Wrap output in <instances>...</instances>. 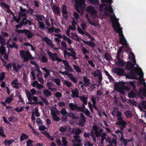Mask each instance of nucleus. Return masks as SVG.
Masks as SVG:
<instances>
[{
    "instance_id": "f704fd0d",
    "label": "nucleus",
    "mask_w": 146,
    "mask_h": 146,
    "mask_svg": "<svg viewBox=\"0 0 146 146\" xmlns=\"http://www.w3.org/2000/svg\"><path fill=\"white\" fill-rule=\"evenodd\" d=\"M124 114L127 118H129L132 116V113L131 112L129 111H126L124 113Z\"/></svg>"
},
{
    "instance_id": "603ef678",
    "label": "nucleus",
    "mask_w": 146,
    "mask_h": 146,
    "mask_svg": "<svg viewBox=\"0 0 146 146\" xmlns=\"http://www.w3.org/2000/svg\"><path fill=\"white\" fill-rule=\"evenodd\" d=\"M22 86L21 84L20 83H18L16 84L13 85V87L17 89H18L19 88H21Z\"/></svg>"
},
{
    "instance_id": "f3484780",
    "label": "nucleus",
    "mask_w": 146,
    "mask_h": 146,
    "mask_svg": "<svg viewBox=\"0 0 146 146\" xmlns=\"http://www.w3.org/2000/svg\"><path fill=\"white\" fill-rule=\"evenodd\" d=\"M72 98L79 97L78 95L79 94V92L77 88H76L74 91H72Z\"/></svg>"
},
{
    "instance_id": "a19ab883",
    "label": "nucleus",
    "mask_w": 146,
    "mask_h": 146,
    "mask_svg": "<svg viewBox=\"0 0 146 146\" xmlns=\"http://www.w3.org/2000/svg\"><path fill=\"white\" fill-rule=\"evenodd\" d=\"M0 136H1L3 138L6 137V135L4 133L3 129L2 127H0Z\"/></svg>"
},
{
    "instance_id": "6e6d98bb",
    "label": "nucleus",
    "mask_w": 146,
    "mask_h": 146,
    "mask_svg": "<svg viewBox=\"0 0 146 146\" xmlns=\"http://www.w3.org/2000/svg\"><path fill=\"white\" fill-rule=\"evenodd\" d=\"M0 76V82H2L5 78V73L4 72H2Z\"/></svg>"
},
{
    "instance_id": "2eb2a0df",
    "label": "nucleus",
    "mask_w": 146,
    "mask_h": 146,
    "mask_svg": "<svg viewBox=\"0 0 146 146\" xmlns=\"http://www.w3.org/2000/svg\"><path fill=\"white\" fill-rule=\"evenodd\" d=\"M52 8L54 13L57 15L60 14V12L58 7L56 5H54L53 6Z\"/></svg>"
},
{
    "instance_id": "69168bd1",
    "label": "nucleus",
    "mask_w": 146,
    "mask_h": 146,
    "mask_svg": "<svg viewBox=\"0 0 146 146\" xmlns=\"http://www.w3.org/2000/svg\"><path fill=\"white\" fill-rule=\"evenodd\" d=\"M1 35H2L1 36H2V37H6L8 35V34L6 32H3V31H1Z\"/></svg>"
},
{
    "instance_id": "7c9ffc66",
    "label": "nucleus",
    "mask_w": 146,
    "mask_h": 146,
    "mask_svg": "<svg viewBox=\"0 0 146 146\" xmlns=\"http://www.w3.org/2000/svg\"><path fill=\"white\" fill-rule=\"evenodd\" d=\"M52 82H54L58 86L60 85V80L59 79L56 78L54 79V78H52Z\"/></svg>"
},
{
    "instance_id": "bf43d9fd",
    "label": "nucleus",
    "mask_w": 146,
    "mask_h": 146,
    "mask_svg": "<svg viewBox=\"0 0 146 146\" xmlns=\"http://www.w3.org/2000/svg\"><path fill=\"white\" fill-rule=\"evenodd\" d=\"M82 51L84 54H88L89 53V51L86 48L83 47L82 48Z\"/></svg>"
},
{
    "instance_id": "052dcab7",
    "label": "nucleus",
    "mask_w": 146,
    "mask_h": 146,
    "mask_svg": "<svg viewBox=\"0 0 146 146\" xmlns=\"http://www.w3.org/2000/svg\"><path fill=\"white\" fill-rule=\"evenodd\" d=\"M105 72L107 76H108L109 79L110 80L113 79L112 77L110 74L109 73L106 71H105Z\"/></svg>"
},
{
    "instance_id": "864d4df0",
    "label": "nucleus",
    "mask_w": 146,
    "mask_h": 146,
    "mask_svg": "<svg viewBox=\"0 0 146 146\" xmlns=\"http://www.w3.org/2000/svg\"><path fill=\"white\" fill-rule=\"evenodd\" d=\"M64 83L67 87L69 88L71 87L72 86V83L68 81H65Z\"/></svg>"
},
{
    "instance_id": "ea45409f",
    "label": "nucleus",
    "mask_w": 146,
    "mask_h": 146,
    "mask_svg": "<svg viewBox=\"0 0 146 146\" xmlns=\"http://www.w3.org/2000/svg\"><path fill=\"white\" fill-rule=\"evenodd\" d=\"M5 51V48L4 46H1L0 47V53L1 55L4 54Z\"/></svg>"
},
{
    "instance_id": "4be33fe9",
    "label": "nucleus",
    "mask_w": 146,
    "mask_h": 146,
    "mask_svg": "<svg viewBox=\"0 0 146 146\" xmlns=\"http://www.w3.org/2000/svg\"><path fill=\"white\" fill-rule=\"evenodd\" d=\"M82 132V130L78 128L76 129L75 131L74 129L72 131V133H74L75 135H80V134Z\"/></svg>"
},
{
    "instance_id": "58836bf2",
    "label": "nucleus",
    "mask_w": 146,
    "mask_h": 146,
    "mask_svg": "<svg viewBox=\"0 0 146 146\" xmlns=\"http://www.w3.org/2000/svg\"><path fill=\"white\" fill-rule=\"evenodd\" d=\"M73 137L75 141L79 143H80L81 141L80 140V135H75Z\"/></svg>"
},
{
    "instance_id": "bb28decb",
    "label": "nucleus",
    "mask_w": 146,
    "mask_h": 146,
    "mask_svg": "<svg viewBox=\"0 0 146 146\" xmlns=\"http://www.w3.org/2000/svg\"><path fill=\"white\" fill-rule=\"evenodd\" d=\"M79 98L83 102V104L86 105L87 104V98L84 97V96H80Z\"/></svg>"
},
{
    "instance_id": "b1692460",
    "label": "nucleus",
    "mask_w": 146,
    "mask_h": 146,
    "mask_svg": "<svg viewBox=\"0 0 146 146\" xmlns=\"http://www.w3.org/2000/svg\"><path fill=\"white\" fill-rule=\"evenodd\" d=\"M29 138L28 136L26 134L24 133H22L20 138V139L21 141H23L25 139H27Z\"/></svg>"
},
{
    "instance_id": "5fc2aeb1",
    "label": "nucleus",
    "mask_w": 146,
    "mask_h": 146,
    "mask_svg": "<svg viewBox=\"0 0 146 146\" xmlns=\"http://www.w3.org/2000/svg\"><path fill=\"white\" fill-rule=\"evenodd\" d=\"M32 99L35 102H31L29 104H31L33 105L34 104H36V103L37 102V97L35 96H33L32 97Z\"/></svg>"
},
{
    "instance_id": "6e6552de",
    "label": "nucleus",
    "mask_w": 146,
    "mask_h": 146,
    "mask_svg": "<svg viewBox=\"0 0 146 146\" xmlns=\"http://www.w3.org/2000/svg\"><path fill=\"white\" fill-rule=\"evenodd\" d=\"M69 106L70 109L72 110H76L77 111L81 110V107H79L76 104H74L73 103H70L69 105Z\"/></svg>"
},
{
    "instance_id": "c9c22d12",
    "label": "nucleus",
    "mask_w": 146,
    "mask_h": 146,
    "mask_svg": "<svg viewBox=\"0 0 146 146\" xmlns=\"http://www.w3.org/2000/svg\"><path fill=\"white\" fill-rule=\"evenodd\" d=\"M97 72L98 73H99V75H98V77L99 78V83H101L102 82V73L101 72V70H99V69H97Z\"/></svg>"
},
{
    "instance_id": "7ed1b4c3",
    "label": "nucleus",
    "mask_w": 146,
    "mask_h": 146,
    "mask_svg": "<svg viewBox=\"0 0 146 146\" xmlns=\"http://www.w3.org/2000/svg\"><path fill=\"white\" fill-rule=\"evenodd\" d=\"M75 7L77 11L80 12V10H84L86 5L84 0H76Z\"/></svg>"
},
{
    "instance_id": "473e14b6",
    "label": "nucleus",
    "mask_w": 146,
    "mask_h": 146,
    "mask_svg": "<svg viewBox=\"0 0 146 146\" xmlns=\"http://www.w3.org/2000/svg\"><path fill=\"white\" fill-rule=\"evenodd\" d=\"M6 43L5 40L2 37L1 35H0V43L1 46H4Z\"/></svg>"
},
{
    "instance_id": "8fccbe9b",
    "label": "nucleus",
    "mask_w": 146,
    "mask_h": 146,
    "mask_svg": "<svg viewBox=\"0 0 146 146\" xmlns=\"http://www.w3.org/2000/svg\"><path fill=\"white\" fill-rule=\"evenodd\" d=\"M60 113L63 115H66L68 113L65 108H62L60 111Z\"/></svg>"
},
{
    "instance_id": "09e8293b",
    "label": "nucleus",
    "mask_w": 146,
    "mask_h": 146,
    "mask_svg": "<svg viewBox=\"0 0 146 146\" xmlns=\"http://www.w3.org/2000/svg\"><path fill=\"white\" fill-rule=\"evenodd\" d=\"M34 111V114L36 117H38L40 116V114L38 112V110L37 107H36L35 108Z\"/></svg>"
},
{
    "instance_id": "e433bc0d",
    "label": "nucleus",
    "mask_w": 146,
    "mask_h": 146,
    "mask_svg": "<svg viewBox=\"0 0 146 146\" xmlns=\"http://www.w3.org/2000/svg\"><path fill=\"white\" fill-rule=\"evenodd\" d=\"M62 146H67V142L66 140V138L64 137H62Z\"/></svg>"
},
{
    "instance_id": "4c0bfd02",
    "label": "nucleus",
    "mask_w": 146,
    "mask_h": 146,
    "mask_svg": "<svg viewBox=\"0 0 146 146\" xmlns=\"http://www.w3.org/2000/svg\"><path fill=\"white\" fill-rule=\"evenodd\" d=\"M9 48H14L16 49H18V46L16 44V43L14 42H12V44H10V45H9Z\"/></svg>"
},
{
    "instance_id": "de8ad7c7",
    "label": "nucleus",
    "mask_w": 146,
    "mask_h": 146,
    "mask_svg": "<svg viewBox=\"0 0 146 146\" xmlns=\"http://www.w3.org/2000/svg\"><path fill=\"white\" fill-rule=\"evenodd\" d=\"M0 6L2 7H4L6 8H9V7H10L9 6L6 4L5 2L0 3Z\"/></svg>"
},
{
    "instance_id": "f257e3e1",
    "label": "nucleus",
    "mask_w": 146,
    "mask_h": 146,
    "mask_svg": "<svg viewBox=\"0 0 146 146\" xmlns=\"http://www.w3.org/2000/svg\"><path fill=\"white\" fill-rule=\"evenodd\" d=\"M112 23L113 29L117 33H119V36L121 37L119 38V42L123 45H127V41L123 34L122 29L120 27V25L119 22H117L115 23L113 21Z\"/></svg>"
},
{
    "instance_id": "c756f323",
    "label": "nucleus",
    "mask_w": 146,
    "mask_h": 146,
    "mask_svg": "<svg viewBox=\"0 0 146 146\" xmlns=\"http://www.w3.org/2000/svg\"><path fill=\"white\" fill-rule=\"evenodd\" d=\"M35 16L36 17L35 19L38 21V23H39V22H40V21H41L42 20V17H43V15H35Z\"/></svg>"
},
{
    "instance_id": "423d86ee",
    "label": "nucleus",
    "mask_w": 146,
    "mask_h": 146,
    "mask_svg": "<svg viewBox=\"0 0 146 146\" xmlns=\"http://www.w3.org/2000/svg\"><path fill=\"white\" fill-rule=\"evenodd\" d=\"M47 52L50 58L52 61H55L56 60L58 62H61V58L58 57L57 54L56 53H52L49 51H47Z\"/></svg>"
},
{
    "instance_id": "79ce46f5",
    "label": "nucleus",
    "mask_w": 146,
    "mask_h": 146,
    "mask_svg": "<svg viewBox=\"0 0 146 146\" xmlns=\"http://www.w3.org/2000/svg\"><path fill=\"white\" fill-rule=\"evenodd\" d=\"M102 132V130L101 129L99 131H95V134L97 137H98L99 136H101V133Z\"/></svg>"
},
{
    "instance_id": "a211bd4d",
    "label": "nucleus",
    "mask_w": 146,
    "mask_h": 146,
    "mask_svg": "<svg viewBox=\"0 0 146 146\" xmlns=\"http://www.w3.org/2000/svg\"><path fill=\"white\" fill-rule=\"evenodd\" d=\"M14 141V140L13 139H11L9 140L7 139H5L3 143L4 145L5 146H10V145L12 144Z\"/></svg>"
},
{
    "instance_id": "c85d7f7f",
    "label": "nucleus",
    "mask_w": 146,
    "mask_h": 146,
    "mask_svg": "<svg viewBox=\"0 0 146 146\" xmlns=\"http://www.w3.org/2000/svg\"><path fill=\"white\" fill-rule=\"evenodd\" d=\"M43 93L45 96L48 97L52 94L51 92L47 89L44 90Z\"/></svg>"
},
{
    "instance_id": "0eeeda50",
    "label": "nucleus",
    "mask_w": 146,
    "mask_h": 146,
    "mask_svg": "<svg viewBox=\"0 0 146 146\" xmlns=\"http://www.w3.org/2000/svg\"><path fill=\"white\" fill-rule=\"evenodd\" d=\"M116 124L119 126L121 130H123L125 128L126 125H127V123L125 120L122 121H118L116 123Z\"/></svg>"
},
{
    "instance_id": "dca6fc26",
    "label": "nucleus",
    "mask_w": 146,
    "mask_h": 146,
    "mask_svg": "<svg viewBox=\"0 0 146 146\" xmlns=\"http://www.w3.org/2000/svg\"><path fill=\"white\" fill-rule=\"evenodd\" d=\"M82 40L84 44L88 45L92 48H93L96 46L95 43L91 41H85L83 40Z\"/></svg>"
},
{
    "instance_id": "4468645a",
    "label": "nucleus",
    "mask_w": 146,
    "mask_h": 146,
    "mask_svg": "<svg viewBox=\"0 0 146 146\" xmlns=\"http://www.w3.org/2000/svg\"><path fill=\"white\" fill-rule=\"evenodd\" d=\"M137 95V93L135 90H132L128 94V97L129 98H133L136 97Z\"/></svg>"
},
{
    "instance_id": "9d476101",
    "label": "nucleus",
    "mask_w": 146,
    "mask_h": 146,
    "mask_svg": "<svg viewBox=\"0 0 146 146\" xmlns=\"http://www.w3.org/2000/svg\"><path fill=\"white\" fill-rule=\"evenodd\" d=\"M21 23L23 26H25L28 24L29 26L32 25L31 20L27 19L26 17L23 18L21 20Z\"/></svg>"
},
{
    "instance_id": "0e129e2a",
    "label": "nucleus",
    "mask_w": 146,
    "mask_h": 146,
    "mask_svg": "<svg viewBox=\"0 0 146 146\" xmlns=\"http://www.w3.org/2000/svg\"><path fill=\"white\" fill-rule=\"evenodd\" d=\"M67 128L65 127H61L59 129V131L62 132H64L66 131Z\"/></svg>"
},
{
    "instance_id": "9b49d317",
    "label": "nucleus",
    "mask_w": 146,
    "mask_h": 146,
    "mask_svg": "<svg viewBox=\"0 0 146 146\" xmlns=\"http://www.w3.org/2000/svg\"><path fill=\"white\" fill-rule=\"evenodd\" d=\"M62 12V13L63 16L65 19H66L68 17V15H67V8L66 6L65 5H63Z\"/></svg>"
},
{
    "instance_id": "3c124183",
    "label": "nucleus",
    "mask_w": 146,
    "mask_h": 146,
    "mask_svg": "<svg viewBox=\"0 0 146 146\" xmlns=\"http://www.w3.org/2000/svg\"><path fill=\"white\" fill-rule=\"evenodd\" d=\"M38 23L39 24V27L40 28L43 30L46 27L45 26L44 24L43 23L41 22H39Z\"/></svg>"
},
{
    "instance_id": "49530a36",
    "label": "nucleus",
    "mask_w": 146,
    "mask_h": 146,
    "mask_svg": "<svg viewBox=\"0 0 146 146\" xmlns=\"http://www.w3.org/2000/svg\"><path fill=\"white\" fill-rule=\"evenodd\" d=\"M119 88V84L116 82L114 84V89L116 91H118Z\"/></svg>"
},
{
    "instance_id": "37998d69",
    "label": "nucleus",
    "mask_w": 146,
    "mask_h": 146,
    "mask_svg": "<svg viewBox=\"0 0 146 146\" xmlns=\"http://www.w3.org/2000/svg\"><path fill=\"white\" fill-rule=\"evenodd\" d=\"M86 120H85V121H83L82 119L80 120L79 122L78 123V125L79 126L83 127L84 126V124L86 122Z\"/></svg>"
},
{
    "instance_id": "e2e57ef3",
    "label": "nucleus",
    "mask_w": 146,
    "mask_h": 146,
    "mask_svg": "<svg viewBox=\"0 0 146 146\" xmlns=\"http://www.w3.org/2000/svg\"><path fill=\"white\" fill-rule=\"evenodd\" d=\"M70 80L74 84L76 83L77 82V79L74 76L73 77H71L70 78Z\"/></svg>"
},
{
    "instance_id": "4d7b16f0",
    "label": "nucleus",
    "mask_w": 146,
    "mask_h": 146,
    "mask_svg": "<svg viewBox=\"0 0 146 146\" xmlns=\"http://www.w3.org/2000/svg\"><path fill=\"white\" fill-rule=\"evenodd\" d=\"M140 104L144 109H146V101H143L140 102Z\"/></svg>"
},
{
    "instance_id": "20e7f679",
    "label": "nucleus",
    "mask_w": 146,
    "mask_h": 146,
    "mask_svg": "<svg viewBox=\"0 0 146 146\" xmlns=\"http://www.w3.org/2000/svg\"><path fill=\"white\" fill-rule=\"evenodd\" d=\"M20 56L22 57L25 62H27L29 59L33 60V57L28 51L21 50L20 51Z\"/></svg>"
},
{
    "instance_id": "cd10ccee",
    "label": "nucleus",
    "mask_w": 146,
    "mask_h": 146,
    "mask_svg": "<svg viewBox=\"0 0 146 146\" xmlns=\"http://www.w3.org/2000/svg\"><path fill=\"white\" fill-rule=\"evenodd\" d=\"M16 31L19 34L23 33H24L25 34H27L28 33H29L30 31L29 30L25 29L23 30H17Z\"/></svg>"
},
{
    "instance_id": "5701e85b",
    "label": "nucleus",
    "mask_w": 146,
    "mask_h": 146,
    "mask_svg": "<svg viewBox=\"0 0 146 146\" xmlns=\"http://www.w3.org/2000/svg\"><path fill=\"white\" fill-rule=\"evenodd\" d=\"M42 39L44 41L49 45L52 43V42L50 39L48 38L47 37H44L42 38Z\"/></svg>"
},
{
    "instance_id": "393cba45",
    "label": "nucleus",
    "mask_w": 146,
    "mask_h": 146,
    "mask_svg": "<svg viewBox=\"0 0 146 146\" xmlns=\"http://www.w3.org/2000/svg\"><path fill=\"white\" fill-rule=\"evenodd\" d=\"M83 78L84 83L86 85L85 86H89V84H90V82H89V79H88L86 76H84Z\"/></svg>"
},
{
    "instance_id": "338daca9",
    "label": "nucleus",
    "mask_w": 146,
    "mask_h": 146,
    "mask_svg": "<svg viewBox=\"0 0 146 146\" xmlns=\"http://www.w3.org/2000/svg\"><path fill=\"white\" fill-rule=\"evenodd\" d=\"M15 109L18 112H21L23 110V108L21 106L20 107V109H19L18 107H16Z\"/></svg>"
},
{
    "instance_id": "c03bdc74",
    "label": "nucleus",
    "mask_w": 146,
    "mask_h": 146,
    "mask_svg": "<svg viewBox=\"0 0 146 146\" xmlns=\"http://www.w3.org/2000/svg\"><path fill=\"white\" fill-rule=\"evenodd\" d=\"M64 68L66 70V71L68 72H72L73 71L72 67L69 65L65 67Z\"/></svg>"
},
{
    "instance_id": "680f3d73",
    "label": "nucleus",
    "mask_w": 146,
    "mask_h": 146,
    "mask_svg": "<svg viewBox=\"0 0 146 146\" xmlns=\"http://www.w3.org/2000/svg\"><path fill=\"white\" fill-rule=\"evenodd\" d=\"M41 59L42 60V62L43 63H46L48 62V58L45 56H42Z\"/></svg>"
},
{
    "instance_id": "6ab92c4d",
    "label": "nucleus",
    "mask_w": 146,
    "mask_h": 146,
    "mask_svg": "<svg viewBox=\"0 0 146 146\" xmlns=\"http://www.w3.org/2000/svg\"><path fill=\"white\" fill-rule=\"evenodd\" d=\"M66 54L68 57L70 56H72L74 60H75L77 59V57L76 56V53L75 52H72L70 53L68 52L67 51Z\"/></svg>"
},
{
    "instance_id": "774afa93",
    "label": "nucleus",
    "mask_w": 146,
    "mask_h": 146,
    "mask_svg": "<svg viewBox=\"0 0 146 146\" xmlns=\"http://www.w3.org/2000/svg\"><path fill=\"white\" fill-rule=\"evenodd\" d=\"M33 141L30 139H29L27 142V146H30L31 145V144L33 143Z\"/></svg>"
},
{
    "instance_id": "ddd939ff",
    "label": "nucleus",
    "mask_w": 146,
    "mask_h": 146,
    "mask_svg": "<svg viewBox=\"0 0 146 146\" xmlns=\"http://www.w3.org/2000/svg\"><path fill=\"white\" fill-rule=\"evenodd\" d=\"M134 64L132 63L130 61H128L125 67V69L127 70H130L134 68Z\"/></svg>"
},
{
    "instance_id": "13d9d810",
    "label": "nucleus",
    "mask_w": 146,
    "mask_h": 146,
    "mask_svg": "<svg viewBox=\"0 0 146 146\" xmlns=\"http://www.w3.org/2000/svg\"><path fill=\"white\" fill-rule=\"evenodd\" d=\"M41 133L43 134L46 137L48 138H49V137H50V133H48L46 131H42V132Z\"/></svg>"
},
{
    "instance_id": "a18cd8bd",
    "label": "nucleus",
    "mask_w": 146,
    "mask_h": 146,
    "mask_svg": "<svg viewBox=\"0 0 146 146\" xmlns=\"http://www.w3.org/2000/svg\"><path fill=\"white\" fill-rule=\"evenodd\" d=\"M73 66L76 70L77 72L78 73H80L81 72V69L80 67L79 66L74 65H73Z\"/></svg>"
},
{
    "instance_id": "2f4dec72",
    "label": "nucleus",
    "mask_w": 146,
    "mask_h": 146,
    "mask_svg": "<svg viewBox=\"0 0 146 146\" xmlns=\"http://www.w3.org/2000/svg\"><path fill=\"white\" fill-rule=\"evenodd\" d=\"M80 111H82V112H83L87 116H88L90 118H92V117L91 116L89 115L90 114V113L89 110L87 109H86V111H85L84 110H82V108L81 109V110H80Z\"/></svg>"
},
{
    "instance_id": "aec40b11",
    "label": "nucleus",
    "mask_w": 146,
    "mask_h": 146,
    "mask_svg": "<svg viewBox=\"0 0 146 146\" xmlns=\"http://www.w3.org/2000/svg\"><path fill=\"white\" fill-rule=\"evenodd\" d=\"M23 65H20L18 64H17V66L15 63H13V66L14 70L16 72H18V69H20L22 66Z\"/></svg>"
},
{
    "instance_id": "72a5a7b5",
    "label": "nucleus",
    "mask_w": 146,
    "mask_h": 146,
    "mask_svg": "<svg viewBox=\"0 0 146 146\" xmlns=\"http://www.w3.org/2000/svg\"><path fill=\"white\" fill-rule=\"evenodd\" d=\"M115 63L117 64L119 66H123L125 64V63L123 62V60L121 59L118 60V61L116 62Z\"/></svg>"
},
{
    "instance_id": "a878e982",
    "label": "nucleus",
    "mask_w": 146,
    "mask_h": 146,
    "mask_svg": "<svg viewBox=\"0 0 146 146\" xmlns=\"http://www.w3.org/2000/svg\"><path fill=\"white\" fill-rule=\"evenodd\" d=\"M104 58L108 61H110L111 60V58L112 57L109 54L107 53L105 54Z\"/></svg>"
},
{
    "instance_id": "412c9836",
    "label": "nucleus",
    "mask_w": 146,
    "mask_h": 146,
    "mask_svg": "<svg viewBox=\"0 0 146 146\" xmlns=\"http://www.w3.org/2000/svg\"><path fill=\"white\" fill-rule=\"evenodd\" d=\"M117 75L119 76L122 75L126 76L124 70L122 69L118 68V71L117 72Z\"/></svg>"
},
{
    "instance_id": "1a4fd4ad",
    "label": "nucleus",
    "mask_w": 146,
    "mask_h": 146,
    "mask_svg": "<svg viewBox=\"0 0 146 146\" xmlns=\"http://www.w3.org/2000/svg\"><path fill=\"white\" fill-rule=\"evenodd\" d=\"M86 11L87 12L90 13L92 15H96L97 13L94 7L91 6L87 7L86 9Z\"/></svg>"
},
{
    "instance_id": "f8f14e48",
    "label": "nucleus",
    "mask_w": 146,
    "mask_h": 146,
    "mask_svg": "<svg viewBox=\"0 0 146 146\" xmlns=\"http://www.w3.org/2000/svg\"><path fill=\"white\" fill-rule=\"evenodd\" d=\"M56 110L57 111L56 109L54 110L51 109V114L53 117V119L54 121H58L60 120V118L57 116V114L56 113Z\"/></svg>"
},
{
    "instance_id": "f03ea898",
    "label": "nucleus",
    "mask_w": 146,
    "mask_h": 146,
    "mask_svg": "<svg viewBox=\"0 0 146 146\" xmlns=\"http://www.w3.org/2000/svg\"><path fill=\"white\" fill-rule=\"evenodd\" d=\"M102 4L99 6L100 11L103 10V7H105L104 10L107 11H109L111 13H112L113 10L111 6V4L113 2L112 0H101Z\"/></svg>"
},
{
    "instance_id": "39448f33",
    "label": "nucleus",
    "mask_w": 146,
    "mask_h": 146,
    "mask_svg": "<svg viewBox=\"0 0 146 146\" xmlns=\"http://www.w3.org/2000/svg\"><path fill=\"white\" fill-rule=\"evenodd\" d=\"M130 71L129 74H126V76L127 78L133 79H136L137 78L136 73L137 70L135 68H134L130 70Z\"/></svg>"
}]
</instances>
